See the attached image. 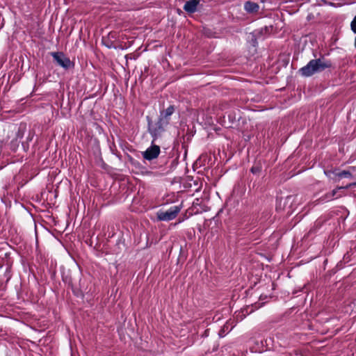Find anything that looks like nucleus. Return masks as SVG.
<instances>
[{
  "mask_svg": "<svg viewBox=\"0 0 356 356\" xmlns=\"http://www.w3.org/2000/svg\"><path fill=\"white\" fill-rule=\"evenodd\" d=\"M331 66V63L324 59L318 58L310 60L307 65L300 68V72L304 76H310Z\"/></svg>",
  "mask_w": 356,
  "mask_h": 356,
  "instance_id": "f257e3e1",
  "label": "nucleus"
},
{
  "mask_svg": "<svg viewBox=\"0 0 356 356\" xmlns=\"http://www.w3.org/2000/svg\"><path fill=\"white\" fill-rule=\"evenodd\" d=\"M180 208L178 206L170 207L167 211H159L157 212V218L159 220L169 221L176 218Z\"/></svg>",
  "mask_w": 356,
  "mask_h": 356,
  "instance_id": "f03ea898",
  "label": "nucleus"
},
{
  "mask_svg": "<svg viewBox=\"0 0 356 356\" xmlns=\"http://www.w3.org/2000/svg\"><path fill=\"white\" fill-rule=\"evenodd\" d=\"M174 111V106H170L165 111L161 112L159 120L157 122L158 128L159 129H163V128L169 123V118Z\"/></svg>",
  "mask_w": 356,
  "mask_h": 356,
  "instance_id": "7ed1b4c3",
  "label": "nucleus"
},
{
  "mask_svg": "<svg viewBox=\"0 0 356 356\" xmlns=\"http://www.w3.org/2000/svg\"><path fill=\"white\" fill-rule=\"evenodd\" d=\"M51 56L56 63L61 67L67 69L71 65L70 60L62 52H52Z\"/></svg>",
  "mask_w": 356,
  "mask_h": 356,
  "instance_id": "20e7f679",
  "label": "nucleus"
},
{
  "mask_svg": "<svg viewBox=\"0 0 356 356\" xmlns=\"http://www.w3.org/2000/svg\"><path fill=\"white\" fill-rule=\"evenodd\" d=\"M160 153V147L158 145H152L143 152V157L147 160L156 159Z\"/></svg>",
  "mask_w": 356,
  "mask_h": 356,
  "instance_id": "39448f33",
  "label": "nucleus"
},
{
  "mask_svg": "<svg viewBox=\"0 0 356 356\" xmlns=\"http://www.w3.org/2000/svg\"><path fill=\"white\" fill-rule=\"evenodd\" d=\"M199 3V0H190L184 4V9L188 13H193L196 11Z\"/></svg>",
  "mask_w": 356,
  "mask_h": 356,
  "instance_id": "423d86ee",
  "label": "nucleus"
},
{
  "mask_svg": "<svg viewBox=\"0 0 356 356\" xmlns=\"http://www.w3.org/2000/svg\"><path fill=\"white\" fill-rule=\"evenodd\" d=\"M245 10L248 13H257L259 10V5L252 1H246L244 5Z\"/></svg>",
  "mask_w": 356,
  "mask_h": 356,
  "instance_id": "0eeeda50",
  "label": "nucleus"
},
{
  "mask_svg": "<svg viewBox=\"0 0 356 356\" xmlns=\"http://www.w3.org/2000/svg\"><path fill=\"white\" fill-rule=\"evenodd\" d=\"M352 185H355V184H349V185H348V186H346L345 187H339V188L333 190L330 193H328V194L326 195L325 200H332L336 195V194H337V191L339 190L343 189V188H348V187H350Z\"/></svg>",
  "mask_w": 356,
  "mask_h": 356,
  "instance_id": "6e6552de",
  "label": "nucleus"
},
{
  "mask_svg": "<svg viewBox=\"0 0 356 356\" xmlns=\"http://www.w3.org/2000/svg\"><path fill=\"white\" fill-rule=\"evenodd\" d=\"M352 185H355V184H349V185H348V186H346L345 187H339V188L333 190L330 193H328V194L326 195L325 200H332L336 195V194H337V191L339 190L343 189V188H348V187H350Z\"/></svg>",
  "mask_w": 356,
  "mask_h": 356,
  "instance_id": "1a4fd4ad",
  "label": "nucleus"
},
{
  "mask_svg": "<svg viewBox=\"0 0 356 356\" xmlns=\"http://www.w3.org/2000/svg\"><path fill=\"white\" fill-rule=\"evenodd\" d=\"M352 185H355V184H349V185H348V186H346L345 187H339V188L333 190L330 193H328V194L326 195L325 200H332L336 195V194H337V191L339 190L343 189V188H348V187H350Z\"/></svg>",
  "mask_w": 356,
  "mask_h": 356,
  "instance_id": "9d476101",
  "label": "nucleus"
},
{
  "mask_svg": "<svg viewBox=\"0 0 356 356\" xmlns=\"http://www.w3.org/2000/svg\"><path fill=\"white\" fill-rule=\"evenodd\" d=\"M350 176H351V173L349 171H346V170H343L341 172H339L338 174V177H350Z\"/></svg>",
  "mask_w": 356,
  "mask_h": 356,
  "instance_id": "9b49d317",
  "label": "nucleus"
},
{
  "mask_svg": "<svg viewBox=\"0 0 356 356\" xmlns=\"http://www.w3.org/2000/svg\"><path fill=\"white\" fill-rule=\"evenodd\" d=\"M351 29L352 31L356 33V16L354 17L353 20L351 22Z\"/></svg>",
  "mask_w": 356,
  "mask_h": 356,
  "instance_id": "f8f14e48",
  "label": "nucleus"
},
{
  "mask_svg": "<svg viewBox=\"0 0 356 356\" xmlns=\"http://www.w3.org/2000/svg\"><path fill=\"white\" fill-rule=\"evenodd\" d=\"M251 170L252 172H254L256 171V169L254 168H252Z\"/></svg>",
  "mask_w": 356,
  "mask_h": 356,
  "instance_id": "ddd939ff",
  "label": "nucleus"
}]
</instances>
